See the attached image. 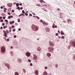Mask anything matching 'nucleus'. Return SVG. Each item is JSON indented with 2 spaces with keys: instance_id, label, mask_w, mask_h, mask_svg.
I'll return each mask as SVG.
<instances>
[{
  "instance_id": "nucleus-1",
  "label": "nucleus",
  "mask_w": 75,
  "mask_h": 75,
  "mask_svg": "<svg viewBox=\"0 0 75 75\" xmlns=\"http://www.w3.org/2000/svg\"><path fill=\"white\" fill-rule=\"evenodd\" d=\"M32 28L34 31H37L38 30V27L37 26H36L34 25H32Z\"/></svg>"
},
{
  "instance_id": "nucleus-2",
  "label": "nucleus",
  "mask_w": 75,
  "mask_h": 75,
  "mask_svg": "<svg viewBox=\"0 0 75 75\" xmlns=\"http://www.w3.org/2000/svg\"><path fill=\"white\" fill-rule=\"evenodd\" d=\"M48 50L49 52H53V51H54V48L53 47H52L51 46H50L48 48Z\"/></svg>"
},
{
  "instance_id": "nucleus-3",
  "label": "nucleus",
  "mask_w": 75,
  "mask_h": 75,
  "mask_svg": "<svg viewBox=\"0 0 75 75\" xmlns=\"http://www.w3.org/2000/svg\"><path fill=\"white\" fill-rule=\"evenodd\" d=\"M1 52L2 53H4L6 51V49L4 46H2L1 48Z\"/></svg>"
},
{
  "instance_id": "nucleus-4",
  "label": "nucleus",
  "mask_w": 75,
  "mask_h": 75,
  "mask_svg": "<svg viewBox=\"0 0 75 75\" xmlns=\"http://www.w3.org/2000/svg\"><path fill=\"white\" fill-rule=\"evenodd\" d=\"M70 44L72 45V46L75 47V40L71 41L70 42Z\"/></svg>"
},
{
  "instance_id": "nucleus-5",
  "label": "nucleus",
  "mask_w": 75,
  "mask_h": 75,
  "mask_svg": "<svg viewBox=\"0 0 75 75\" xmlns=\"http://www.w3.org/2000/svg\"><path fill=\"white\" fill-rule=\"evenodd\" d=\"M25 55L27 57H30L31 56V53L29 52H26L25 53Z\"/></svg>"
},
{
  "instance_id": "nucleus-6",
  "label": "nucleus",
  "mask_w": 75,
  "mask_h": 75,
  "mask_svg": "<svg viewBox=\"0 0 75 75\" xmlns=\"http://www.w3.org/2000/svg\"><path fill=\"white\" fill-rule=\"evenodd\" d=\"M49 42L50 46H51V47H54V44L53 42H52L51 41H50Z\"/></svg>"
},
{
  "instance_id": "nucleus-7",
  "label": "nucleus",
  "mask_w": 75,
  "mask_h": 75,
  "mask_svg": "<svg viewBox=\"0 0 75 75\" xmlns=\"http://www.w3.org/2000/svg\"><path fill=\"white\" fill-rule=\"evenodd\" d=\"M45 30H46L47 32H50V29L49 28H45Z\"/></svg>"
},
{
  "instance_id": "nucleus-8",
  "label": "nucleus",
  "mask_w": 75,
  "mask_h": 75,
  "mask_svg": "<svg viewBox=\"0 0 75 75\" xmlns=\"http://www.w3.org/2000/svg\"><path fill=\"white\" fill-rule=\"evenodd\" d=\"M43 24H45V25H47L48 24V23H47L46 22L43 21V22H42Z\"/></svg>"
},
{
  "instance_id": "nucleus-9",
  "label": "nucleus",
  "mask_w": 75,
  "mask_h": 75,
  "mask_svg": "<svg viewBox=\"0 0 75 75\" xmlns=\"http://www.w3.org/2000/svg\"><path fill=\"white\" fill-rule=\"evenodd\" d=\"M35 74L36 75H38V70H36L35 71Z\"/></svg>"
},
{
  "instance_id": "nucleus-10",
  "label": "nucleus",
  "mask_w": 75,
  "mask_h": 75,
  "mask_svg": "<svg viewBox=\"0 0 75 75\" xmlns=\"http://www.w3.org/2000/svg\"><path fill=\"white\" fill-rule=\"evenodd\" d=\"M37 50L38 51H41V48H40V47H38L37 48Z\"/></svg>"
},
{
  "instance_id": "nucleus-11",
  "label": "nucleus",
  "mask_w": 75,
  "mask_h": 75,
  "mask_svg": "<svg viewBox=\"0 0 75 75\" xmlns=\"http://www.w3.org/2000/svg\"><path fill=\"white\" fill-rule=\"evenodd\" d=\"M34 59L35 60L37 59V57L36 55H34Z\"/></svg>"
},
{
  "instance_id": "nucleus-12",
  "label": "nucleus",
  "mask_w": 75,
  "mask_h": 75,
  "mask_svg": "<svg viewBox=\"0 0 75 75\" xmlns=\"http://www.w3.org/2000/svg\"><path fill=\"white\" fill-rule=\"evenodd\" d=\"M47 56H48V57H51V55L50 53H47Z\"/></svg>"
},
{
  "instance_id": "nucleus-13",
  "label": "nucleus",
  "mask_w": 75,
  "mask_h": 75,
  "mask_svg": "<svg viewBox=\"0 0 75 75\" xmlns=\"http://www.w3.org/2000/svg\"><path fill=\"white\" fill-rule=\"evenodd\" d=\"M47 74L48 73H47V72L44 71L43 72V75H47Z\"/></svg>"
},
{
  "instance_id": "nucleus-14",
  "label": "nucleus",
  "mask_w": 75,
  "mask_h": 75,
  "mask_svg": "<svg viewBox=\"0 0 75 75\" xmlns=\"http://www.w3.org/2000/svg\"><path fill=\"white\" fill-rule=\"evenodd\" d=\"M40 3H42V2H43V3H45V1H43V0H40Z\"/></svg>"
},
{
  "instance_id": "nucleus-15",
  "label": "nucleus",
  "mask_w": 75,
  "mask_h": 75,
  "mask_svg": "<svg viewBox=\"0 0 75 75\" xmlns=\"http://www.w3.org/2000/svg\"><path fill=\"white\" fill-rule=\"evenodd\" d=\"M21 59H19L18 60V62H19L20 63V62H21Z\"/></svg>"
},
{
  "instance_id": "nucleus-16",
  "label": "nucleus",
  "mask_w": 75,
  "mask_h": 75,
  "mask_svg": "<svg viewBox=\"0 0 75 75\" xmlns=\"http://www.w3.org/2000/svg\"><path fill=\"white\" fill-rule=\"evenodd\" d=\"M15 75H19V74H18V73L17 72H16L15 73Z\"/></svg>"
},
{
  "instance_id": "nucleus-17",
  "label": "nucleus",
  "mask_w": 75,
  "mask_h": 75,
  "mask_svg": "<svg viewBox=\"0 0 75 75\" xmlns=\"http://www.w3.org/2000/svg\"><path fill=\"white\" fill-rule=\"evenodd\" d=\"M10 53L11 54V55L13 56V55H14V53H13V52L12 51Z\"/></svg>"
},
{
  "instance_id": "nucleus-18",
  "label": "nucleus",
  "mask_w": 75,
  "mask_h": 75,
  "mask_svg": "<svg viewBox=\"0 0 75 75\" xmlns=\"http://www.w3.org/2000/svg\"><path fill=\"white\" fill-rule=\"evenodd\" d=\"M61 34L62 35H64V33L62 32V31H61Z\"/></svg>"
},
{
  "instance_id": "nucleus-19",
  "label": "nucleus",
  "mask_w": 75,
  "mask_h": 75,
  "mask_svg": "<svg viewBox=\"0 0 75 75\" xmlns=\"http://www.w3.org/2000/svg\"><path fill=\"white\" fill-rule=\"evenodd\" d=\"M16 6L17 7H18V6H19V4H18V3L16 4Z\"/></svg>"
},
{
  "instance_id": "nucleus-20",
  "label": "nucleus",
  "mask_w": 75,
  "mask_h": 75,
  "mask_svg": "<svg viewBox=\"0 0 75 75\" xmlns=\"http://www.w3.org/2000/svg\"><path fill=\"white\" fill-rule=\"evenodd\" d=\"M18 22L19 23L20 22V19L18 18Z\"/></svg>"
},
{
  "instance_id": "nucleus-21",
  "label": "nucleus",
  "mask_w": 75,
  "mask_h": 75,
  "mask_svg": "<svg viewBox=\"0 0 75 75\" xmlns=\"http://www.w3.org/2000/svg\"><path fill=\"white\" fill-rule=\"evenodd\" d=\"M68 23H69L70 21H71V19H69L68 20Z\"/></svg>"
},
{
  "instance_id": "nucleus-22",
  "label": "nucleus",
  "mask_w": 75,
  "mask_h": 75,
  "mask_svg": "<svg viewBox=\"0 0 75 75\" xmlns=\"http://www.w3.org/2000/svg\"><path fill=\"white\" fill-rule=\"evenodd\" d=\"M45 69H48V67H45Z\"/></svg>"
},
{
  "instance_id": "nucleus-23",
  "label": "nucleus",
  "mask_w": 75,
  "mask_h": 75,
  "mask_svg": "<svg viewBox=\"0 0 75 75\" xmlns=\"http://www.w3.org/2000/svg\"><path fill=\"white\" fill-rule=\"evenodd\" d=\"M17 9H18V10H20V7H18L17 8Z\"/></svg>"
},
{
  "instance_id": "nucleus-24",
  "label": "nucleus",
  "mask_w": 75,
  "mask_h": 75,
  "mask_svg": "<svg viewBox=\"0 0 75 75\" xmlns=\"http://www.w3.org/2000/svg\"><path fill=\"white\" fill-rule=\"evenodd\" d=\"M28 62H31V61L30 59H29L28 60Z\"/></svg>"
},
{
  "instance_id": "nucleus-25",
  "label": "nucleus",
  "mask_w": 75,
  "mask_h": 75,
  "mask_svg": "<svg viewBox=\"0 0 75 75\" xmlns=\"http://www.w3.org/2000/svg\"><path fill=\"white\" fill-rule=\"evenodd\" d=\"M22 13H23V14H25V12H24V10H22Z\"/></svg>"
},
{
  "instance_id": "nucleus-26",
  "label": "nucleus",
  "mask_w": 75,
  "mask_h": 75,
  "mask_svg": "<svg viewBox=\"0 0 75 75\" xmlns=\"http://www.w3.org/2000/svg\"><path fill=\"white\" fill-rule=\"evenodd\" d=\"M5 22H7V23H8V20H5Z\"/></svg>"
},
{
  "instance_id": "nucleus-27",
  "label": "nucleus",
  "mask_w": 75,
  "mask_h": 75,
  "mask_svg": "<svg viewBox=\"0 0 75 75\" xmlns=\"http://www.w3.org/2000/svg\"><path fill=\"white\" fill-rule=\"evenodd\" d=\"M4 36H5V37H7V35L6 34H5V35H4Z\"/></svg>"
},
{
  "instance_id": "nucleus-28",
  "label": "nucleus",
  "mask_w": 75,
  "mask_h": 75,
  "mask_svg": "<svg viewBox=\"0 0 75 75\" xmlns=\"http://www.w3.org/2000/svg\"><path fill=\"white\" fill-rule=\"evenodd\" d=\"M23 71L24 73H25V72H25V69H24L23 70Z\"/></svg>"
},
{
  "instance_id": "nucleus-29",
  "label": "nucleus",
  "mask_w": 75,
  "mask_h": 75,
  "mask_svg": "<svg viewBox=\"0 0 75 75\" xmlns=\"http://www.w3.org/2000/svg\"><path fill=\"white\" fill-rule=\"evenodd\" d=\"M63 39H64V38H65V37L64 36H62L61 37Z\"/></svg>"
},
{
  "instance_id": "nucleus-30",
  "label": "nucleus",
  "mask_w": 75,
  "mask_h": 75,
  "mask_svg": "<svg viewBox=\"0 0 75 75\" xmlns=\"http://www.w3.org/2000/svg\"><path fill=\"white\" fill-rule=\"evenodd\" d=\"M4 34H7V33H6V31H4Z\"/></svg>"
},
{
  "instance_id": "nucleus-31",
  "label": "nucleus",
  "mask_w": 75,
  "mask_h": 75,
  "mask_svg": "<svg viewBox=\"0 0 75 75\" xmlns=\"http://www.w3.org/2000/svg\"><path fill=\"white\" fill-rule=\"evenodd\" d=\"M0 21L1 23H3V20H1Z\"/></svg>"
},
{
  "instance_id": "nucleus-32",
  "label": "nucleus",
  "mask_w": 75,
  "mask_h": 75,
  "mask_svg": "<svg viewBox=\"0 0 75 75\" xmlns=\"http://www.w3.org/2000/svg\"><path fill=\"white\" fill-rule=\"evenodd\" d=\"M6 41H10V39H7Z\"/></svg>"
},
{
  "instance_id": "nucleus-33",
  "label": "nucleus",
  "mask_w": 75,
  "mask_h": 75,
  "mask_svg": "<svg viewBox=\"0 0 75 75\" xmlns=\"http://www.w3.org/2000/svg\"><path fill=\"white\" fill-rule=\"evenodd\" d=\"M6 33H9V31L8 30H6Z\"/></svg>"
},
{
  "instance_id": "nucleus-34",
  "label": "nucleus",
  "mask_w": 75,
  "mask_h": 75,
  "mask_svg": "<svg viewBox=\"0 0 75 75\" xmlns=\"http://www.w3.org/2000/svg\"><path fill=\"white\" fill-rule=\"evenodd\" d=\"M12 31L14 32H15V31H16V30H15V29H13V30Z\"/></svg>"
},
{
  "instance_id": "nucleus-35",
  "label": "nucleus",
  "mask_w": 75,
  "mask_h": 75,
  "mask_svg": "<svg viewBox=\"0 0 75 75\" xmlns=\"http://www.w3.org/2000/svg\"><path fill=\"white\" fill-rule=\"evenodd\" d=\"M58 65L57 64H56L55 65V66H56V68H57L58 67Z\"/></svg>"
},
{
  "instance_id": "nucleus-36",
  "label": "nucleus",
  "mask_w": 75,
  "mask_h": 75,
  "mask_svg": "<svg viewBox=\"0 0 75 75\" xmlns=\"http://www.w3.org/2000/svg\"><path fill=\"white\" fill-rule=\"evenodd\" d=\"M40 22H41V23H43L44 22H43V21H42V20H40Z\"/></svg>"
},
{
  "instance_id": "nucleus-37",
  "label": "nucleus",
  "mask_w": 75,
  "mask_h": 75,
  "mask_svg": "<svg viewBox=\"0 0 75 75\" xmlns=\"http://www.w3.org/2000/svg\"><path fill=\"white\" fill-rule=\"evenodd\" d=\"M30 66H33V64L31 63L30 64Z\"/></svg>"
},
{
  "instance_id": "nucleus-38",
  "label": "nucleus",
  "mask_w": 75,
  "mask_h": 75,
  "mask_svg": "<svg viewBox=\"0 0 75 75\" xmlns=\"http://www.w3.org/2000/svg\"><path fill=\"white\" fill-rule=\"evenodd\" d=\"M36 18H38V19H40V18L39 17H38V16H36Z\"/></svg>"
},
{
  "instance_id": "nucleus-39",
  "label": "nucleus",
  "mask_w": 75,
  "mask_h": 75,
  "mask_svg": "<svg viewBox=\"0 0 75 75\" xmlns=\"http://www.w3.org/2000/svg\"><path fill=\"white\" fill-rule=\"evenodd\" d=\"M13 37L14 38H16L17 37V36L16 35H14Z\"/></svg>"
},
{
  "instance_id": "nucleus-40",
  "label": "nucleus",
  "mask_w": 75,
  "mask_h": 75,
  "mask_svg": "<svg viewBox=\"0 0 75 75\" xmlns=\"http://www.w3.org/2000/svg\"><path fill=\"white\" fill-rule=\"evenodd\" d=\"M4 25H5L4 23H2V25H3V26H4Z\"/></svg>"
},
{
  "instance_id": "nucleus-41",
  "label": "nucleus",
  "mask_w": 75,
  "mask_h": 75,
  "mask_svg": "<svg viewBox=\"0 0 75 75\" xmlns=\"http://www.w3.org/2000/svg\"><path fill=\"white\" fill-rule=\"evenodd\" d=\"M36 6H38L39 7H40V5L37 4V5H36Z\"/></svg>"
},
{
  "instance_id": "nucleus-42",
  "label": "nucleus",
  "mask_w": 75,
  "mask_h": 75,
  "mask_svg": "<svg viewBox=\"0 0 75 75\" xmlns=\"http://www.w3.org/2000/svg\"><path fill=\"white\" fill-rule=\"evenodd\" d=\"M68 49H70V46H68Z\"/></svg>"
},
{
  "instance_id": "nucleus-43",
  "label": "nucleus",
  "mask_w": 75,
  "mask_h": 75,
  "mask_svg": "<svg viewBox=\"0 0 75 75\" xmlns=\"http://www.w3.org/2000/svg\"><path fill=\"white\" fill-rule=\"evenodd\" d=\"M10 24H12V22L11 21L10 22Z\"/></svg>"
},
{
  "instance_id": "nucleus-44",
  "label": "nucleus",
  "mask_w": 75,
  "mask_h": 75,
  "mask_svg": "<svg viewBox=\"0 0 75 75\" xmlns=\"http://www.w3.org/2000/svg\"><path fill=\"white\" fill-rule=\"evenodd\" d=\"M8 18H9V19H10L11 18L10 16H8Z\"/></svg>"
},
{
  "instance_id": "nucleus-45",
  "label": "nucleus",
  "mask_w": 75,
  "mask_h": 75,
  "mask_svg": "<svg viewBox=\"0 0 75 75\" xmlns=\"http://www.w3.org/2000/svg\"><path fill=\"white\" fill-rule=\"evenodd\" d=\"M8 15H11V13H8Z\"/></svg>"
},
{
  "instance_id": "nucleus-46",
  "label": "nucleus",
  "mask_w": 75,
  "mask_h": 75,
  "mask_svg": "<svg viewBox=\"0 0 75 75\" xmlns=\"http://www.w3.org/2000/svg\"><path fill=\"white\" fill-rule=\"evenodd\" d=\"M18 31H21V29L20 28H19L18 29Z\"/></svg>"
},
{
  "instance_id": "nucleus-47",
  "label": "nucleus",
  "mask_w": 75,
  "mask_h": 75,
  "mask_svg": "<svg viewBox=\"0 0 75 75\" xmlns=\"http://www.w3.org/2000/svg\"><path fill=\"white\" fill-rule=\"evenodd\" d=\"M2 15L3 16H4V15H5V14H4V13H2Z\"/></svg>"
},
{
  "instance_id": "nucleus-48",
  "label": "nucleus",
  "mask_w": 75,
  "mask_h": 75,
  "mask_svg": "<svg viewBox=\"0 0 75 75\" xmlns=\"http://www.w3.org/2000/svg\"><path fill=\"white\" fill-rule=\"evenodd\" d=\"M56 35L57 36L58 35V33H56Z\"/></svg>"
},
{
  "instance_id": "nucleus-49",
  "label": "nucleus",
  "mask_w": 75,
  "mask_h": 75,
  "mask_svg": "<svg viewBox=\"0 0 75 75\" xmlns=\"http://www.w3.org/2000/svg\"><path fill=\"white\" fill-rule=\"evenodd\" d=\"M22 16H25V15H24V14L22 13Z\"/></svg>"
},
{
  "instance_id": "nucleus-50",
  "label": "nucleus",
  "mask_w": 75,
  "mask_h": 75,
  "mask_svg": "<svg viewBox=\"0 0 75 75\" xmlns=\"http://www.w3.org/2000/svg\"><path fill=\"white\" fill-rule=\"evenodd\" d=\"M3 19H5V18H6L5 17V16H4V17H3Z\"/></svg>"
},
{
  "instance_id": "nucleus-51",
  "label": "nucleus",
  "mask_w": 75,
  "mask_h": 75,
  "mask_svg": "<svg viewBox=\"0 0 75 75\" xmlns=\"http://www.w3.org/2000/svg\"><path fill=\"white\" fill-rule=\"evenodd\" d=\"M12 24H13V23H14V21H12Z\"/></svg>"
},
{
  "instance_id": "nucleus-52",
  "label": "nucleus",
  "mask_w": 75,
  "mask_h": 75,
  "mask_svg": "<svg viewBox=\"0 0 75 75\" xmlns=\"http://www.w3.org/2000/svg\"><path fill=\"white\" fill-rule=\"evenodd\" d=\"M22 16V13L21 14H20L19 16L20 17V16Z\"/></svg>"
},
{
  "instance_id": "nucleus-53",
  "label": "nucleus",
  "mask_w": 75,
  "mask_h": 75,
  "mask_svg": "<svg viewBox=\"0 0 75 75\" xmlns=\"http://www.w3.org/2000/svg\"><path fill=\"white\" fill-rule=\"evenodd\" d=\"M11 49H13V46H11Z\"/></svg>"
},
{
  "instance_id": "nucleus-54",
  "label": "nucleus",
  "mask_w": 75,
  "mask_h": 75,
  "mask_svg": "<svg viewBox=\"0 0 75 75\" xmlns=\"http://www.w3.org/2000/svg\"><path fill=\"white\" fill-rule=\"evenodd\" d=\"M12 28H14V25H12L11 26Z\"/></svg>"
},
{
  "instance_id": "nucleus-55",
  "label": "nucleus",
  "mask_w": 75,
  "mask_h": 75,
  "mask_svg": "<svg viewBox=\"0 0 75 75\" xmlns=\"http://www.w3.org/2000/svg\"><path fill=\"white\" fill-rule=\"evenodd\" d=\"M52 27H53V28H55V26H54L53 25Z\"/></svg>"
},
{
  "instance_id": "nucleus-56",
  "label": "nucleus",
  "mask_w": 75,
  "mask_h": 75,
  "mask_svg": "<svg viewBox=\"0 0 75 75\" xmlns=\"http://www.w3.org/2000/svg\"><path fill=\"white\" fill-rule=\"evenodd\" d=\"M43 6H46L47 7V5H46L45 4H44L43 5Z\"/></svg>"
},
{
  "instance_id": "nucleus-57",
  "label": "nucleus",
  "mask_w": 75,
  "mask_h": 75,
  "mask_svg": "<svg viewBox=\"0 0 75 75\" xmlns=\"http://www.w3.org/2000/svg\"><path fill=\"white\" fill-rule=\"evenodd\" d=\"M12 12H13V13H14V10H12Z\"/></svg>"
},
{
  "instance_id": "nucleus-58",
  "label": "nucleus",
  "mask_w": 75,
  "mask_h": 75,
  "mask_svg": "<svg viewBox=\"0 0 75 75\" xmlns=\"http://www.w3.org/2000/svg\"><path fill=\"white\" fill-rule=\"evenodd\" d=\"M25 15L26 16H28V14H27V13H25Z\"/></svg>"
},
{
  "instance_id": "nucleus-59",
  "label": "nucleus",
  "mask_w": 75,
  "mask_h": 75,
  "mask_svg": "<svg viewBox=\"0 0 75 75\" xmlns=\"http://www.w3.org/2000/svg\"><path fill=\"white\" fill-rule=\"evenodd\" d=\"M23 7H21L20 8L21 10H22V9H23Z\"/></svg>"
},
{
  "instance_id": "nucleus-60",
  "label": "nucleus",
  "mask_w": 75,
  "mask_h": 75,
  "mask_svg": "<svg viewBox=\"0 0 75 75\" xmlns=\"http://www.w3.org/2000/svg\"><path fill=\"white\" fill-rule=\"evenodd\" d=\"M1 8L2 9V8H3V6H1Z\"/></svg>"
},
{
  "instance_id": "nucleus-61",
  "label": "nucleus",
  "mask_w": 75,
  "mask_h": 75,
  "mask_svg": "<svg viewBox=\"0 0 75 75\" xmlns=\"http://www.w3.org/2000/svg\"><path fill=\"white\" fill-rule=\"evenodd\" d=\"M10 18H13V16H11H11H10Z\"/></svg>"
},
{
  "instance_id": "nucleus-62",
  "label": "nucleus",
  "mask_w": 75,
  "mask_h": 75,
  "mask_svg": "<svg viewBox=\"0 0 75 75\" xmlns=\"http://www.w3.org/2000/svg\"><path fill=\"white\" fill-rule=\"evenodd\" d=\"M29 15L30 16H32V14H29Z\"/></svg>"
},
{
  "instance_id": "nucleus-63",
  "label": "nucleus",
  "mask_w": 75,
  "mask_h": 75,
  "mask_svg": "<svg viewBox=\"0 0 75 75\" xmlns=\"http://www.w3.org/2000/svg\"><path fill=\"white\" fill-rule=\"evenodd\" d=\"M0 29H3V27H1Z\"/></svg>"
},
{
  "instance_id": "nucleus-64",
  "label": "nucleus",
  "mask_w": 75,
  "mask_h": 75,
  "mask_svg": "<svg viewBox=\"0 0 75 75\" xmlns=\"http://www.w3.org/2000/svg\"><path fill=\"white\" fill-rule=\"evenodd\" d=\"M0 19L1 20L2 19V17H0Z\"/></svg>"
}]
</instances>
